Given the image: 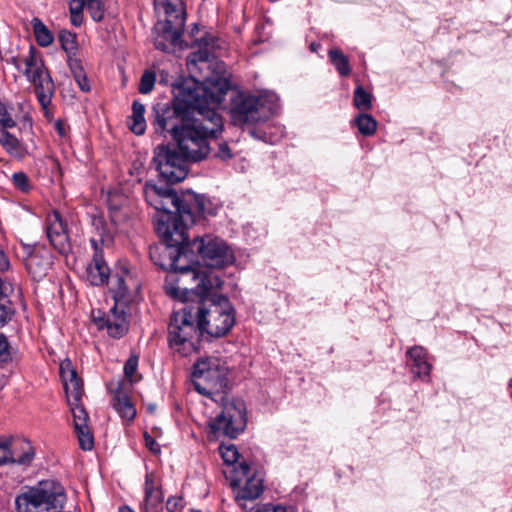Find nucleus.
I'll return each instance as SVG.
<instances>
[{"mask_svg": "<svg viewBox=\"0 0 512 512\" xmlns=\"http://www.w3.org/2000/svg\"><path fill=\"white\" fill-rule=\"evenodd\" d=\"M208 83L215 88V92H211L209 98L204 95L205 103L194 107L191 119L183 123L180 132H176L173 138L180 154L188 161L197 162L206 158L210 153L208 140L223 129L222 117L216 109L222 103L230 83L226 76H218Z\"/></svg>", "mask_w": 512, "mask_h": 512, "instance_id": "f03ea898", "label": "nucleus"}, {"mask_svg": "<svg viewBox=\"0 0 512 512\" xmlns=\"http://www.w3.org/2000/svg\"><path fill=\"white\" fill-rule=\"evenodd\" d=\"M85 8L88 9L94 21H101L104 14L103 0H86Z\"/></svg>", "mask_w": 512, "mask_h": 512, "instance_id": "72a5a7b5", "label": "nucleus"}, {"mask_svg": "<svg viewBox=\"0 0 512 512\" xmlns=\"http://www.w3.org/2000/svg\"><path fill=\"white\" fill-rule=\"evenodd\" d=\"M192 249H196L202 257L204 266L194 267H177L175 262L171 264L175 270H179L182 276H189L193 279V272L198 269H205L215 272L212 268H221L233 262L234 256L227 246V244L220 238L211 235H206L201 238L194 239L192 243Z\"/></svg>", "mask_w": 512, "mask_h": 512, "instance_id": "9d476101", "label": "nucleus"}, {"mask_svg": "<svg viewBox=\"0 0 512 512\" xmlns=\"http://www.w3.org/2000/svg\"><path fill=\"white\" fill-rule=\"evenodd\" d=\"M168 293L183 302V307L171 316L168 327L169 345L180 355L188 356L197 351L199 338L202 335L200 328H198V319H196L193 310L189 290L181 291L180 288H170Z\"/></svg>", "mask_w": 512, "mask_h": 512, "instance_id": "39448f33", "label": "nucleus"}, {"mask_svg": "<svg viewBox=\"0 0 512 512\" xmlns=\"http://www.w3.org/2000/svg\"><path fill=\"white\" fill-rule=\"evenodd\" d=\"M144 194L147 202L157 211L156 214H159L163 211L164 206H162L163 201H161L163 188H159L156 185L147 184L145 186Z\"/></svg>", "mask_w": 512, "mask_h": 512, "instance_id": "7c9ffc66", "label": "nucleus"}, {"mask_svg": "<svg viewBox=\"0 0 512 512\" xmlns=\"http://www.w3.org/2000/svg\"><path fill=\"white\" fill-rule=\"evenodd\" d=\"M137 367H138V356L136 355H131L128 360L126 361L125 365H124V374H125V377L130 381V382H135L137 381L138 379L135 377V374H136V371H137Z\"/></svg>", "mask_w": 512, "mask_h": 512, "instance_id": "c9c22d12", "label": "nucleus"}, {"mask_svg": "<svg viewBox=\"0 0 512 512\" xmlns=\"http://www.w3.org/2000/svg\"><path fill=\"white\" fill-rule=\"evenodd\" d=\"M144 440L146 447L153 453L160 452V446L155 439L150 436L147 432L144 433Z\"/></svg>", "mask_w": 512, "mask_h": 512, "instance_id": "a18cd8bd", "label": "nucleus"}, {"mask_svg": "<svg viewBox=\"0 0 512 512\" xmlns=\"http://www.w3.org/2000/svg\"><path fill=\"white\" fill-rule=\"evenodd\" d=\"M372 94L358 85L353 93V104L358 110L367 111L372 108Z\"/></svg>", "mask_w": 512, "mask_h": 512, "instance_id": "c756f323", "label": "nucleus"}, {"mask_svg": "<svg viewBox=\"0 0 512 512\" xmlns=\"http://www.w3.org/2000/svg\"><path fill=\"white\" fill-rule=\"evenodd\" d=\"M354 122L363 136H372L377 130L378 122L370 114L361 113L355 118Z\"/></svg>", "mask_w": 512, "mask_h": 512, "instance_id": "cd10ccee", "label": "nucleus"}, {"mask_svg": "<svg viewBox=\"0 0 512 512\" xmlns=\"http://www.w3.org/2000/svg\"><path fill=\"white\" fill-rule=\"evenodd\" d=\"M11 308L0 300V326H3L11 317Z\"/></svg>", "mask_w": 512, "mask_h": 512, "instance_id": "c03bdc74", "label": "nucleus"}, {"mask_svg": "<svg viewBox=\"0 0 512 512\" xmlns=\"http://www.w3.org/2000/svg\"><path fill=\"white\" fill-rule=\"evenodd\" d=\"M9 357V344L5 335L0 333V361H6Z\"/></svg>", "mask_w": 512, "mask_h": 512, "instance_id": "37998d69", "label": "nucleus"}, {"mask_svg": "<svg viewBox=\"0 0 512 512\" xmlns=\"http://www.w3.org/2000/svg\"><path fill=\"white\" fill-rule=\"evenodd\" d=\"M155 84V74L146 71L140 80L139 92L142 94H148L153 90Z\"/></svg>", "mask_w": 512, "mask_h": 512, "instance_id": "e433bc0d", "label": "nucleus"}, {"mask_svg": "<svg viewBox=\"0 0 512 512\" xmlns=\"http://www.w3.org/2000/svg\"><path fill=\"white\" fill-rule=\"evenodd\" d=\"M9 440H0V465L10 464Z\"/></svg>", "mask_w": 512, "mask_h": 512, "instance_id": "ea45409f", "label": "nucleus"}, {"mask_svg": "<svg viewBox=\"0 0 512 512\" xmlns=\"http://www.w3.org/2000/svg\"><path fill=\"white\" fill-rule=\"evenodd\" d=\"M277 108V97L274 94L244 96L232 108L231 117L236 125L254 124L267 120Z\"/></svg>", "mask_w": 512, "mask_h": 512, "instance_id": "9b49d317", "label": "nucleus"}, {"mask_svg": "<svg viewBox=\"0 0 512 512\" xmlns=\"http://www.w3.org/2000/svg\"><path fill=\"white\" fill-rule=\"evenodd\" d=\"M0 122L4 127H14L15 121L10 117L7 112L6 106L0 102Z\"/></svg>", "mask_w": 512, "mask_h": 512, "instance_id": "79ce46f5", "label": "nucleus"}, {"mask_svg": "<svg viewBox=\"0 0 512 512\" xmlns=\"http://www.w3.org/2000/svg\"><path fill=\"white\" fill-rule=\"evenodd\" d=\"M219 450L221 457L226 464L232 465L237 462L239 453L235 445H221Z\"/></svg>", "mask_w": 512, "mask_h": 512, "instance_id": "f704fd0d", "label": "nucleus"}, {"mask_svg": "<svg viewBox=\"0 0 512 512\" xmlns=\"http://www.w3.org/2000/svg\"><path fill=\"white\" fill-rule=\"evenodd\" d=\"M46 233L51 244L60 252L66 251L69 247L66 225L58 212H53L48 217Z\"/></svg>", "mask_w": 512, "mask_h": 512, "instance_id": "f3484780", "label": "nucleus"}, {"mask_svg": "<svg viewBox=\"0 0 512 512\" xmlns=\"http://www.w3.org/2000/svg\"><path fill=\"white\" fill-rule=\"evenodd\" d=\"M9 452L10 464L28 466L35 456L32 444L25 439L9 441Z\"/></svg>", "mask_w": 512, "mask_h": 512, "instance_id": "412c9836", "label": "nucleus"}, {"mask_svg": "<svg viewBox=\"0 0 512 512\" xmlns=\"http://www.w3.org/2000/svg\"><path fill=\"white\" fill-rule=\"evenodd\" d=\"M250 468L248 464L241 463L237 468H235V473L237 478L233 479L231 484L233 487L240 486L242 481V477L247 478L246 483L243 488H241L236 496V501L240 502L242 500H254L258 498L263 492V481L260 477L253 475L249 476Z\"/></svg>", "mask_w": 512, "mask_h": 512, "instance_id": "dca6fc26", "label": "nucleus"}, {"mask_svg": "<svg viewBox=\"0 0 512 512\" xmlns=\"http://www.w3.org/2000/svg\"><path fill=\"white\" fill-rule=\"evenodd\" d=\"M71 23L74 26H80L83 22V10H69Z\"/></svg>", "mask_w": 512, "mask_h": 512, "instance_id": "09e8293b", "label": "nucleus"}, {"mask_svg": "<svg viewBox=\"0 0 512 512\" xmlns=\"http://www.w3.org/2000/svg\"><path fill=\"white\" fill-rule=\"evenodd\" d=\"M111 403L113 408L122 419L132 421L135 418L136 409L128 395L123 391L121 387H118L114 391Z\"/></svg>", "mask_w": 512, "mask_h": 512, "instance_id": "b1692460", "label": "nucleus"}, {"mask_svg": "<svg viewBox=\"0 0 512 512\" xmlns=\"http://www.w3.org/2000/svg\"><path fill=\"white\" fill-rule=\"evenodd\" d=\"M145 107L138 101L133 102L132 115L130 117L129 128L136 135H142L146 129L144 118Z\"/></svg>", "mask_w": 512, "mask_h": 512, "instance_id": "393cba45", "label": "nucleus"}, {"mask_svg": "<svg viewBox=\"0 0 512 512\" xmlns=\"http://www.w3.org/2000/svg\"><path fill=\"white\" fill-rule=\"evenodd\" d=\"M74 54H68V66L72 75H76L84 71L81 61L73 56Z\"/></svg>", "mask_w": 512, "mask_h": 512, "instance_id": "a19ab883", "label": "nucleus"}, {"mask_svg": "<svg viewBox=\"0 0 512 512\" xmlns=\"http://www.w3.org/2000/svg\"><path fill=\"white\" fill-rule=\"evenodd\" d=\"M32 26L37 43L42 47L51 45L54 41L52 32L38 18L32 20Z\"/></svg>", "mask_w": 512, "mask_h": 512, "instance_id": "bb28decb", "label": "nucleus"}, {"mask_svg": "<svg viewBox=\"0 0 512 512\" xmlns=\"http://www.w3.org/2000/svg\"><path fill=\"white\" fill-rule=\"evenodd\" d=\"M183 201L184 204H186V210L191 214V222H189V225L195 222L196 214L201 216L216 214L217 207L204 195H198L192 191H185Z\"/></svg>", "mask_w": 512, "mask_h": 512, "instance_id": "a211bd4d", "label": "nucleus"}, {"mask_svg": "<svg viewBox=\"0 0 512 512\" xmlns=\"http://www.w3.org/2000/svg\"><path fill=\"white\" fill-rule=\"evenodd\" d=\"M247 424L246 406L241 399H226L221 412L209 421L210 431L214 436L223 434L229 438L237 437Z\"/></svg>", "mask_w": 512, "mask_h": 512, "instance_id": "ddd939ff", "label": "nucleus"}, {"mask_svg": "<svg viewBox=\"0 0 512 512\" xmlns=\"http://www.w3.org/2000/svg\"><path fill=\"white\" fill-rule=\"evenodd\" d=\"M144 194L147 202L157 211L156 214H159L163 211L164 206H162L163 201H161L163 188H159L156 185L147 184L145 186Z\"/></svg>", "mask_w": 512, "mask_h": 512, "instance_id": "2f4dec72", "label": "nucleus"}, {"mask_svg": "<svg viewBox=\"0 0 512 512\" xmlns=\"http://www.w3.org/2000/svg\"><path fill=\"white\" fill-rule=\"evenodd\" d=\"M317 47H318V45H316L315 43H312L310 45V48H311L312 51H316Z\"/></svg>", "mask_w": 512, "mask_h": 512, "instance_id": "4d7b16f0", "label": "nucleus"}, {"mask_svg": "<svg viewBox=\"0 0 512 512\" xmlns=\"http://www.w3.org/2000/svg\"><path fill=\"white\" fill-rule=\"evenodd\" d=\"M256 512H287V509L282 505L265 504Z\"/></svg>", "mask_w": 512, "mask_h": 512, "instance_id": "de8ad7c7", "label": "nucleus"}, {"mask_svg": "<svg viewBox=\"0 0 512 512\" xmlns=\"http://www.w3.org/2000/svg\"><path fill=\"white\" fill-rule=\"evenodd\" d=\"M6 62H7L8 64H12V65L17 69V70H20V69H21V62H20V60H19L17 57H15V56H12V57H10V58L6 59Z\"/></svg>", "mask_w": 512, "mask_h": 512, "instance_id": "5fc2aeb1", "label": "nucleus"}, {"mask_svg": "<svg viewBox=\"0 0 512 512\" xmlns=\"http://www.w3.org/2000/svg\"><path fill=\"white\" fill-rule=\"evenodd\" d=\"M166 507L169 512H173L179 507H182V498L180 497H170L166 502Z\"/></svg>", "mask_w": 512, "mask_h": 512, "instance_id": "49530a36", "label": "nucleus"}, {"mask_svg": "<svg viewBox=\"0 0 512 512\" xmlns=\"http://www.w3.org/2000/svg\"><path fill=\"white\" fill-rule=\"evenodd\" d=\"M6 127L0 126V144L9 152L11 155L20 156L22 155V146L18 139L8 133Z\"/></svg>", "mask_w": 512, "mask_h": 512, "instance_id": "c85d7f7f", "label": "nucleus"}, {"mask_svg": "<svg viewBox=\"0 0 512 512\" xmlns=\"http://www.w3.org/2000/svg\"><path fill=\"white\" fill-rule=\"evenodd\" d=\"M157 13L163 12L164 22L154 30V45L161 51H169L181 38L186 21L185 5L182 0H154Z\"/></svg>", "mask_w": 512, "mask_h": 512, "instance_id": "6e6552de", "label": "nucleus"}, {"mask_svg": "<svg viewBox=\"0 0 512 512\" xmlns=\"http://www.w3.org/2000/svg\"><path fill=\"white\" fill-rule=\"evenodd\" d=\"M60 376L66 392L67 402L73 416L74 430L80 447L89 451L94 446L93 435L88 425V414L81 405L83 395L82 380L78 377L71 360L65 359L60 364Z\"/></svg>", "mask_w": 512, "mask_h": 512, "instance_id": "0eeeda50", "label": "nucleus"}, {"mask_svg": "<svg viewBox=\"0 0 512 512\" xmlns=\"http://www.w3.org/2000/svg\"><path fill=\"white\" fill-rule=\"evenodd\" d=\"M69 10H84L86 0H68Z\"/></svg>", "mask_w": 512, "mask_h": 512, "instance_id": "8fccbe9b", "label": "nucleus"}, {"mask_svg": "<svg viewBox=\"0 0 512 512\" xmlns=\"http://www.w3.org/2000/svg\"><path fill=\"white\" fill-rule=\"evenodd\" d=\"M193 280L196 286L189 290V296L199 298L197 302L191 300L198 328L202 334L206 332L213 337L224 336L235 322L231 303L224 296L207 297L210 291L221 287L220 276L209 270L198 269L193 272Z\"/></svg>", "mask_w": 512, "mask_h": 512, "instance_id": "7ed1b4c3", "label": "nucleus"}, {"mask_svg": "<svg viewBox=\"0 0 512 512\" xmlns=\"http://www.w3.org/2000/svg\"><path fill=\"white\" fill-rule=\"evenodd\" d=\"M328 57L331 64L342 77H347L351 73V67L348 57L339 48H332L328 51Z\"/></svg>", "mask_w": 512, "mask_h": 512, "instance_id": "a878e982", "label": "nucleus"}, {"mask_svg": "<svg viewBox=\"0 0 512 512\" xmlns=\"http://www.w3.org/2000/svg\"><path fill=\"white\" fill-rule=\"evenodd\" d=\"M55 129L60 137H65L67 134L66 124L62 120H57L54 124Z\"/></svg>", "mask_w": 512, "mask_h": 512, "instance_id": "603ef678", "label": "nucleus"}, {"mask_svg": "<svg viewBox=\"0 0 512 512\" xmlns=\"http://www.w3.org/2000/svg\"><path fill=\"white\" fill-rule=\"evenodd\" d=\"M217 155L221 159H229L232 157V154L227 144L220 145Z\"/></svg>", "mask_w": 512, "mask_h": 512, "instance_id": "3c124183", "label": "nucleus"}, {"mask_svg": "<svg viewBox=\"0 0 512 512\" xmlns=\"http://www.w3.org/2000/svg\"><path fill=\"white\" fill-rule=\"evenodd\" d=\"M12 182L15 187L23 192H26L29 189L28 178L23 172L14 173L12 176Z\"/></svg>", "mask_w": 512, "mask_h": 512, "instance_id": "4c0bfd02", "label": "nucleus"}, {"mask_svg": "<svg viewBox=\"0 0 512 512\" xmlns=\"http://www.w3.org/2000/svg\"><path fill=\"white\" fill-rule=\"evenodd\" d=\"M120 512H134L133 510H131L130 508L128 507H122L120 508Z\"/></svg>", "mask_w": 512, "mask_h": 512, "instance_id": "6e6d98bb", "label": "nucleus"}, {"mask_svg": "<svg viewBox=\"0 0 512 512\" xmlns=\"http://www.w3.org/2000/svg\"><path fill=\"white\" fill-rule=\"evenodd\" d=\"M9 267V261L4 252L0 249V271H5Z\"/></svg>", "mask_w": 512, "mask_h": 512, "instance_id": "864d4df0", "label": "nucleus"}, {"mask_svg": "<svg viewBox=\"0 0 512 512\" xmlns=\"http://www.w3.org/2000/svg\"><path fill=\"white\" fill-rule=\"evenodd\" d=\"M102 250H94L92 261L86 267V280L93 286L104 284L109 278V268L105 263Z\"/></svg>", "mask_w": 512, "mask_h": 512, "instance_id": "aec40b11", "label": "nucleus"}, {"mask_svg": "<svg viewBox=\"0 0 512 512\" xmlns=\"http://www.w3.org/2000/svg\"><path fill=\"white\" fill-rule=\"evenodd\" d=\"M75 82L77 83L78 87L80 88L81 91L83 92H89L91 87H90V82L86 76V73L85 71L81 72V73H78L76 75L73 76Z\"/></svg>", "mask_w": 512, "mask_h": 512, "instance_id": "58836bf2", "label": "nucleus"}, {"mask_svg": "<svg viewBox=\"0 0 512 512\" xmlns=\"http://www.w3.org/2000/svg\"><path fill=\"white\" fill-rule=\"evenodd\" d=\"M153 161L161 178L168 183H177L187 176L186 161L176 149L159 146L155 149Z\"/></svg>", "mask_w": 512, "mask_h": 512, "instance_id": "4468645a", "label": "nucleus"}, {"mask_svg": "<svg viewBox=\"0 0 512 512\" xmlns=\"http://www.w3.org/2000/svg\"><path fill=\"white\" fill-rule=\"evenodd\" d=\"M140 288V283L125 263L119 264L111 276V290L113 298L119 302H128ZM100 329L106 328L108 334L114 338L122 337L128 330V325L123 311H118L117 305L110 310L107 317L96 319Z\"/></svg>", "mask_w": 512, "mask_h": 512, "instance_id": "423d86ee", "label": "nucleus"}, {"mask_svg": "<svg viewBox=\"0 0 512 512\" xmlns=\"http://www.w3.org/2000/svg\"><path fill=\"white\" fill-rule=\"evenodd\" d=\"M197 50L192 52L188 58L189 66H196L198 63H214L217 67V75L207 77L204 80L203 87L196 88L194 91L188 92L182 97L177 96L172 105L157 103L153 106V125L155 131L163 133L169 131L174 138L176 132H180V127L191 119L192 110L195 106L205 103L204 95L215 92V88L208 83L211 79H217L222 76L224 64L214 60L217 58L216 50L220 48V40L212 34H206L196 40Z\"/></svg>", "mask_w": 512, "mask_h": 512, "instance_id": "f257e3e1", "label": "nucleus"}, {"mask_svg": "<svg viewBox=\"0 0 512 512\" xmlns=\"http://www.w3.org/2000/svg\"><path fill=\"white\" fill-rule=\"evenodd\" d=\"M407 355L412 360V372L419 378H425L430 375L431 364L428 362L427 351L421 346H414L407 351Z\"/></svg>", "mask_w": 512, "mask_h": 512, "instance_id": "5701e85b", "label": "nucleus"}, {"mask_svg": "<svg viewBox=\"0 0 512 512\" xmlns=\"http://www.w3.org/2000/svg\"><path fill=\"white\" fill-rule=\"evenodd\" d=\"M61 47L67 54H74L77 50L76 34L68 30H61L59 33Z\"/></svg>", "mask_w": 512, "mask_h": 512, "instance_id": "473e14b6", "label": "nucleus"}, {"mask_svg": "<svg viewBox=\"0 0 512 512\" xmlns=\"http://www.w3.org/2000/svg\"><path fill=\"white\" fill-rule=\"evenodd\" d=\"M24 64V73L34 86L37 99L44 111V115L47 118H51L52 113L49 106L54 93V84L42 59L36 54V50L33 46L29 47L28 55L24 58Z\"/></svg>", "mask_w": 512, "mask_h": 512, "instance_id": "f8f14e48", "label": "nucleus"}, {"mask_svg": "<svg viewBox=\"0 0 512 512\" xmlns=\"http://www.w3.org/2000/svg\"><path fill=\"white\" fill-rule=\"evenodd\" d=\"M21 253L25 267L31 277L36 281L42 280L52 264V256L49 250L38 244H22Z\"/></svg>", "mask_w": 512, "mask_h": 512, "instance_id": "2eb2a0df", "label": "nucleus"}, {"mask_svg": "<svg viewBox=\"0 0 512 512\" xmlns=\"http://www.w3.org/2000/svg\"><path fill=\"white\" fill-rule=\"evenodd\" d=\"M91 225L94 235L90 238L91 246L94 250H102L104 245H108L112 241V236L106 227L103 215H91Z\"/></svg>", "mask_w": 512, "mask_h": 512, "instance_id": "4be33fe9", "label": "nucleus"}, {"mask_svg": "<svg viewBox=\"0 0 512 512\" xmlns=\"http://www.w3.org/2000/svg\"><path fill=\"white\" fill-rule=\"evenodd\" d=\"M144 490L145 499L143 512H160L162 510L164 496L154 474H146Z\"/></svg>", "mask_w": 512, "mask_h": 512, "instance_id": "6ab92c4d", "label": "nucleus"}, {"mask_svg": "<svg viewBox=\"0 0 512 512\" xmlns=\"http://www.w3.org/2000/svg\"><path fill=\"white\" fill-rule=\"evenodd\" d=\"M184 192L178 195L173 189L163 188V211L155 216V227L158 235L164 240L166 250L172 257L179 256L184 245L189 244L187 228L191 222V214L184 204Z\"/></svg>", "mask_w": 512, "mask_h": 512, "instance_id": "20e7f679", "label": "nucleus"}, {"mask_svg": "<svg viewBox=\"0 0 512 512\" xmlns=\"http://www.w3.org/2000/svg\"><path fill=\"white\" fill-rule=\"evenodd\" d=\"M228 366L217 357H206L194 364L193 386L202 395L212 397L223 393L227 386Z\"/></svg>", "mask_w": 512, "mask_h": 512, "instance_id": "1a4fd4ad", "label": "nucleus"}]
</instances>
